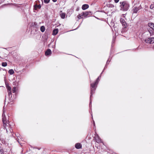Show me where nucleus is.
<instances>
[{
	"mask_svg": "<svg viewBox=\"0 0 154 154\" xmlns=\"http://www.w3.org/2000/svg\"><path fill=\"white\" fill-rule=\"evenodd\" d=\"M4 70H6L5 69H3Z\"/></svg>",
	"mask_w": 154,
	"mask_h": 154,
	"instance_id": "nucleus-41",
	"label": "nucleus"
},
{
	"mask_svg": "<svg viewBox=\"0 0 154 154\" xmlns=\"http://www.w3.org/2000/svg\"><path fill=\"white\" fill-rule=\"evenodd\" d=\"M150 8L152 9H153L154 8V3L151 4L150 6Z\"/></svg>",
	"mask_w": 154,
	"mask_h": 154,
	"instance_id": "nucleus-26",
	"label": "nucleus"
},
{
	"mask_svg": "<svg viewBox=\"0 0 154 154\" xmlns=\"http://www.w3.org/2000/svg\"><path fill=\"white\" fill-rule=\"evenodd\" d=\"M50 0H44V2L45 3L48 4Z\"/></svg>",
	"mask_w": 154,
	"mask_h": 154,
	"instance_id": "nucleus-29",
	"label": "nucleus"
},
{
	"mask_svg": "<svg viewBox=\"0 0 154 154\" xmlns=\"http://www.w3.org/2000/svg\"><path fill=\"white\" fill-rule=\"evenodd\" d=\"M8 96L9 97V100H12V95L11 92H8Z\"/></svg>",
	"mask_w": 154,
	"mask_h": 154,
	"instance_id": "nucleus-16",
	"label": "nucleus"
},
{
	"mask_svg": "<svg viewBox=\"0 0 154 154\" xmlns=\"http://www.w3.org/2000/svg\"><path fill=\"white\" fill-rule=\"evenodd\" d=\"M0 154H4V150L2 149H0Z\"/></svg>",
	"mask_w": 154,
	"mask_h": 154,
	"instance_id": "nucleus-28",
	"label": "nucleus"
},
{
	"mask_svg": "<svg viewBox=\"0 0 154 154\" xmlns=\"http://www.w3.org/2000/svg\"><path fill=\"white\" fill-rule=\"evenodd\" d=\"M115 39H116V37H113V38L112 41V44H113V43H114V42L115 41Z\"/></svg>",
	"mask_w": 154,
	"mask_h": 154,
	"instance_id": "nucleus-30",
	"label": "nucleus"
},
{
	"mask_svg": "<svg viewBox=\"0 0 154 154\" xmlns=\"http://www.w3.org/2000/svg\"><path fill=\"white\" fill-rule=\"evenodd\" d=\"M153 29H151L149 30V31L150 33V35H152L154 34V32Z\"/></svg>",
	"mask_w": 154,
	"mask_h": 154,
	"instance_id": "nucleus-20",
	"label": "nucleus"
},
{
	"mask_svg": "<svg viewBox=\"0 0 154 154\" xmlns=\"http://www.w3.org/2000/svg\"><path fill=\"white\" fill-rule=\"evenodd\" d=\"M1 145V144L0 143V145Z\"/></svg>",
	"mask_w": 154,
	"mask_h": 154,
	"instance_id": "nucleus-42",
	"label": "nucleus"
},
{
	"mask_svg": "<svg viewBox=\"0 0 154 154\" xmlns=\"http://www.w3.org/2000/svg\"><path fill=\"white\" fill-rule=\"evenodd\" d=\"M148 25V26L150 27L151 29H152L154 27V23H149Z\"/></svg>",
	"mask_w": 154,
	"mask_h": 154,
	"instance_id": "nucleus-13",
	"label": "nucleus"
},
{
	"mask_svg": "<svg viewBox=\"0 0 154 154\" xmlns=\"http://www.w3.org/2000/svg\"><path fill=\"white\" fill-rule=\"evenodd\" d=\"M75 147L77 149H80L82 148V146L80 143H78L75 144Z\"/></svg>",
	"mask_w": 154,
	"mask_h": 154,
	"instance_id": "nucleus-11",
	"label": "nucleus"
},
{
	"mask_svg": "<svg viewBox=\"0 0 154 154\" xmlns=\"http://www.w3.org/2000/svg\"><path fill=\"white\" fill-rule=\"evenodd\" d=\"M102 73V72H101V74L98 77V78H97V79L96 80L95 82H96V83H97V84L98 83V82H99V81L100 79V78H101V74Z\"/></svg>",
	"mask_w": 154,
	"mask_h": 154,
	"instance_id": "nucleus-17",
	"label": "nucleus"
},
{
	"mask_svg": "<svg viewBox=\"0 0 154 154\" xmlns=\"http://www.w3.org/2000/svg\"><path fill=\"white\" fill-rule=\"evenodd\" d=\"M92 14V12L91 11L83 12L82 13V15H83V16L85 17H89Z\"/></svg>",
	"mask_w": 154,
	"mask_h": 154,
	"instance_id": "nucleus-6",
	"label": "nucleus"
},
{
	"mask_svg": "<svg viewBox=\"0 0 154 154\" xmlns=\"http://www.w3.org/2000/svg\"><path fill=\"white\" fill-rule=\"evenodd\" d=\"M109 62H107V63H106V64L107 65V64H109Z\"/></svg>",
	"mask_w": 154,
	"mask_h": 154,
	"instance_id": "nucleus-38",
	"label": "nucleus"
},
{
	"mask_svg": "<svg viewBox=\"0 0 154 154\" xmlns=\"http://www.w3.org/2000/svg\"><path fill=\"white\" fill-rule=\"evenodd\" d=\"M152 29H153V30L154 31V27Z\"/></svg>",
	"mask_w": 154,
	"mask_h": 154,
	"instance_id": "nucleus-39",
	"label": "nucleus"
},
{
	"mask_svg": "<svg viewBox=\"0 0 154 154\" xmlns=\"http://www.w3.org/2000/svg\"><path fill=\"white\" fill-rule=\"evenodd\" d=\"M142 8V7L141 5H139L138 7H137L135 5H134L131 10V11L132 12V14H137L138 11Z\"/></svg>",
	"mask_w": 154,
	"mask_h": 154,
	"instance_id": "nucleus-4",
	"label": "nucleus"
},
{
	"mask_svg": "<svg viewBox=\"0 0 154 154\" xmlns=\"http://www.w3.org/2000/svg\"><path fill=\"white\" fill-rule=\"evenodd\" d=\"M66 14L65 13H62L60 14V17L62 19H64L65 17Z\"/></svg>",
	"mask_w": 154,
	"mask_h": 154,
	"instance_id": "nucleus-21",
	"label": "nucleus"
},
{
	"mask_svg": "<svg viewBox=\"0 0 154 154\" xmlns=\"http://www.w3.org/2000/svg\"><path fill=\"white\" fill-rule=\"evenodd\" d=\"M120 3L121 10L126 11L128 10L130 7V5L128 2L126 1H124L123 2H120Z\"/></svg>",
	"mask_w": 154,
	"mask_h": 154,
	"instance_id": "nucleus-2",
	"label": "nucleus"
},
{
	"mask_svg": "<svg viewBox=\"0 0 154 154\" xmlns=\"http://www.w3.org/2000/svg\"><path fill=\"white\" fill-rule=\"evenodd\" d=\"M40 149V148H38V150Z\"/></svg>",
	"mask_w": 154,
	"mask_h": 154,
	"instance_id": "nucleus-40",
	"label": "nucleus"
},
{
	"mask_svg": "<svg viewBox=\"0 0 154 154\" xmlns=\"http://www.w3.org/2000/svg\"><path fill=\"white\" fill-rule=\"evenodd\" d=\"M110 60H111V59H110V56H109V58L108 59L107 61V62H110Z\"/></svg>",
	"mask_w": 154,
	"mask_h": 154,
	"instance_id": "nucleus-31",
	"label": "nucleus"
},
{
	"mask_svg": "<svg viewBox=\"0 0 154 154\" xmlns=\"http://www.w3.org/2000/svg\"><path fill=\"white\" fill-rule=\"evenodd\" d=\"M114 1L116 3H117L119 2V0H114Z\"/></svg>",
	"mask_w": 154,
	"mask_h": 154,
	"instance_id": "nucleus-33",
	"label": "nucleus"
},
{
	"mask_svg": "<svg viewBox=\"0 0 154 154\" xmlns=\"http://www.w3.org/2000/svg\"><path fill=\"white\" fill-rule=\"evenodd\" d=\"M3 0H0V4L2 3L3 2Z\"/></svg>",
	"mask_w": 154,
	"mask_h": 154,
	"instance_id": "nucleus-34",
	"label": "nucleus"
},
{
	"mask_svg": "<svg viewBox=\"0 0 154 154\" xmlns=\"http://www.w3.org/2000/svg\"><path fill=\"white\" fill-rule=\"evenodd\" d=\"M144 41L146 43L152 44L154 43V38H146L145 39Z\"/></svg>",
	"mask_w": 154,
	"mask_h": 154,
	"instance_id": "nucleus-5",
	"label": "nucleus"
},
{
	"mask_svg": "<svg viewBox=\"0 0 154 154\" xmlns=\"http://www.w3.org/2000/svg\"><path fill=\"white\" fill-rule=\"evenodd\" d=\"M57 0H52L53 2H56Z\"/></svg>",
	"mask_w": 154,
	"mask_h": 154,
	"instance_id": "nucleus-36",
	"label": "nucleus"
},
{
	"mask_svg": "<svg viewBox=\"0 0 154 154\" xmlns=\"http://www.w3.org/2000/svg\"><path fill=\"white\" fill-rule=\"evenodd\" d=\"M41 8V6L40 4L39 5H38L37 4H36L34 6V9L35 10H37L38 9H39Z\"/></svg>",
	"mask_w": 154,
	"mask_h": 154,
	"instance_id": "nucleus-10",
	"label": "nucleus"
},
{
	"mask_svg": "<svg viewBox=\"0 0 154 154\" xmlns=\"http://www.w3.org/2000/svg\"><path fill=\"white\" fill-rule=\"evenodd\" d=\"M120 23L122 25V26L126 28L127 26V24L125 21V20L122 18H120Z\"/></svg>",
	"mask_w": 154,
	"mask_h": 154,
	"instance_id": "nucleus-7",
	"label": "nucleus"
},
{
	"mask_svg": "<svg viewBox=\"0 0 154 154\" xmlns=\"http://www.w3.org/2000/svg\"><path fill=\"white\" fill-rule=\"evenodd\" d=\"M45 27L44 26H42L40 28V30L41 32H43L45 31Z\"/></svg>",
	"mask_w": 154,
	"mask_h": 154,
	"instance_id": "nucleus-19",
	"label": "nucleus"
},
{
	"mask_svg": "<svg viewBox=\"0 0 154 154\" xmlns=\"http://www.w3.org/2000/svg\"><path fill=\"white\" fill-rule=\"evenodd\" d=\"M107 6L109 8H113L114 7V6L111 4H109L107 5Z\"/></svg>",
	"mask_w": 154,
	"mask_h": 154,
	"instance_id": "nucleus-24",
	"label": "nucleus"
},
{
	"mask_svg": "<svg viewBox=\"0 0 154 154\" xmlns=\"http://www.w3.org/2000/svg\"><path fill=\"white\" fill-rule=\"evenodd\" d=\"M51 54V50L50 49H48L45 52V55L46 56H48Z\"/></svg>",
	"mask_w": 154,
	"mask_h": 154,
	"instance_id": "nucleus-8",
	"label": "nucleus"
},
{
	"mask_svg": "<svg viewBox=\"0 0 154 154\" xmlns=\"http://www.w3.org/2000/svg\"><path fill=\"white\" fill-rule=\"evenodd\" d=\"M5 106H4L3 108V113L2 115V122L4 124V127L6 129L7 132L8 131L7 129L6 128V127L7 126H9L11 128V126H12L13 125L12 124L11 125V122H9L8 121H7L5 113Z\"/></svg>",
	"mask_w": 154,
	"mask_h": 154,
	"instance_id": "nucleus-1",
	"label": "nucleus"
},
{
	"mask_svg": "<svg viewBox=\"0 0 154 154\" xmlns=\"http://www.w3.org/2000/svg\"><path fill=\"white\" fill-rule=\"evenodd\" d=\"M91 97H92V96H91V95L90 96V103H89V107L91 109V103H92V101H91Z\"/></svg>",
	"mask_w": 154,
	"mask_h": 154,
	"instance_id": "nucleus-22",
	"label": "nucleus"
},
{
	"mask_svg": "<svg viewBox=\"0 0 154 154\" xmlns=\"http://www.w3.org/2000/svg\"><path fill=\"white\" fill-rule=\"evenodd\" d=\"M107 66H106V65H105V67H104V69H103V71H102V72L104 71V70H105V69L106 68H107Z\"/></svg>",
	"mask_w": 154,
	"mask_h": 154,
	"instance_id": "nucleus-32",
	"label": "nucleus"
},
{
	"mask_svg": "<svg viewBox=\"0 0 154 154\" xmlns=\"http://www.w3.org/2000/svg\"><path fill=\"white\" fill-rule=\"evenodd\" d=\"M82 16H83V15H82V13L80 14H79L78 16L77 17L79 18V19H81L82 18Z\"/></svg>",
	"mask_w": 154,
	"mask_h": 154,
	"instance_id": "nucleus-27",
	"label": "nucleus"
},
{
	"mask_svg": "<svg viewBox=\"0 0 154 154\" xmlns=\"http://www.w3.org/2000/svg\"><path fill=\"white\" fill-rule=\"evenodd\" d=\"M125 14H122V16H123V17H125Z\"/></svg>",
	"mask_w": 154,
	"mask_h": 154,
	"instance_id": "nucleus-35",
	"label": "nucleus"
},
{
	"mask_svg": "<svg viewBox=\"0 0 154 154\" xmlns=\"http://www.w3.org/2000/svg\"><path fill=\"white\" fill-rule=\"evenodd\" d=\"M14 73V71L13 69H10L8 71V73L10 75H13Z\"/></svg>",
	"mask_w": 154,
	"mask_h": 154,
	"instance_id": "nucleus-18",
	"label": "nucleus"
},
{
	"mask_svg": "<svg viewBox=\"0 0 154 154\" xmlns=\"http://www.w3.org/2000/svg\"><path fill=\"white\" fill-rule=\"evenodd\" d=\"M89 7V6L88 4H84L82 6V9L83 10H85L88 9Z\"/></svg>",
	"mask_w": 154,
	"mask_h": 154,
	"instance_id": "nucleus-9",
	"label": "nucleus"
},
{
	"mask_svg": "<svg viewBox=\"0 0 154 154\" xmlns=\"http://www.w3.org/2000/svg\"><path fill=\"white\" fill-rule=\"evenodd\" d=\"M7 65V63L6 62H2V65L3 67H5Z\"/></svg>",
	"mask_w": 154,
	"mask_h": 154,
	"instance_id": "nucleus-23",
	"label": "nucleus"
},
{
	"mask_svg": "<svg viewBox=\"0 0 154 154\" xmlns=\"http://www.w3.org/2000/svg\"><path fill=\"white\" fill-rule=\"evenodd\" d=\"M96 141L98 143H100L101 142V139L98 136L96 137V138H95Z\"/></svg>",
	"mask_w": 154,
	"mask_h": 154,
	"instance_id": "nucleus-15",
	"label": "nucleus"
},
{
	"mask_svg": "<svg viewBox=\"0 0 154 154\" xmlns=\"http://www.w3.org/2000/svg\"><path fill=\"white\" fill-rule=\"evenodd\" d=\"M16 87H13V89H12V92L13 93H14L16 92Z\"/></svg>",
	"mask_w": 154,
	"mask_h": 154,
	"instance_id": "nucleus-25",
	"label": "nucleus"
},
{
	"mask_svg": "<svg viewBox=\"0 0 154 154\" xmlns=\"http://www.w3.org/2000/svg\"><path fill=\"white\" fill-rule=\"evenodd\" d=\"M58 32V29H55L53 30L52 35H56L57 34Z\"/></svg>",
	"mask_w": 154,
	"mask_h": 154,
	"instance_id": "nucleus-12",
	"label": "nucleus"
},
{
	"mask_svg": "<svg viewBox=\"0 0 154 154\" xmlns=\"http://www.w3.org/2000/svg\"><path fill=\"white\" fill-rule=\"evenodd\" d=\"M98 84L94 82V83L91 84V94L92 96L93 94L94 93L97 85Z\"/></svg>",
	"mask_w": 154,
	"mask_h": 154,
	"instance_id": "nucleus-3",
	"label": "nucleus"
},
{
	"mask_svg": "<svg viewBox=\"0 0 154 154\" xmlns=\"http://www.w3.org/2000/svg\"><path fill=\"white\" fill-rule=\"evenodd\" d=\"M6 87L8 90V92H11V87L9 86V85L7 84H6Z\"/></svg>",
	"mask_w": 154,
	"mask_h": 154,
	"instance_id": "nucleus-14",
	"label": "nucleus"
},
{
	"mask_svg": "<svg viewBox=\"0 0 154 154\" xmlns=\"http://www.w3.org/2000/svg\"><path fill=\"white\" fill-rule=\"evenodd\" d=\"M93 122H94V123H93L94 125L95 126V122H94V121H93Z\"/></svg>",
	"mask_w": 154,
	"mask_h": 154,
	"instance_id": "nucleus-37",
	"label": "nucleus"
}]
</instances>
